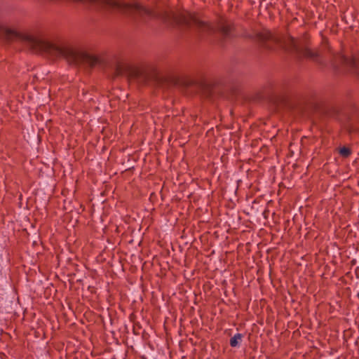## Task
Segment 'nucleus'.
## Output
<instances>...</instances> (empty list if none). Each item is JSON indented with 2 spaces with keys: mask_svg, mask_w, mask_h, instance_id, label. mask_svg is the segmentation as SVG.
<instances>
[{
  "mask_svg": "<svg viewBox=\"0 0 359 359\" xmlns=\"http://www.w3.org/2000/svg\"><path fill=\"white\" fill-rule=\"evenodd\" d=\"M258 40L268 49H273V45L278 44L287 51L294 53L297 57H305L316 60L318 53L300 44L293 37H281L266 31L257 35Z\"/></svg>",
  "mask_w": 359,
  "mask_h": 359,
  "instance_id": "f257e3e1",
  "label": "nucleus"
},
{
  "mask_svg": "<svg viewBox=\"0 0 359 359\" xmlns=\"http://www.w3.org/2000/svg\"><path fill=\"white\" fill-rule=\"evenodd\" d=\"M338 60L340 63L353 69L359 76V58L355 56L348 57L344 55H339Z\"/></svg>",
  "mask_w": 359,
  "mask_h": 359,
  "instance_id": "f03ea898",
  "label": "nucleus"
},
{
  "mask_svg": "<svg viewBox=\"0 0 359 359\" xmlns=\"http://www.w3.org/2000/svg\"><path fill=\"white\" fill-rule=\"evenodd\" d=\"M243 337V335L240 333L236 334L233 337H232L230 339V345L232 347L237 346L240 341H241V339Z\"/></svg>",
  "mask_w": 359,
  "mask_h": 359,
  "instance_id": "7ed1b4c3",
  "label": "nucleus"
},
{
  "mask_svg": "<svg viewBox=\"0 0 359 359\" xmlns=\"http://www.w3.org/2000/svg\"><path fill=\"white\" fill-rule=\"evenodd\" d=\"M339 154L344 157H347L350 155L351 151L350 149L347 147H341L339 149Z\"/></svg>",
  "mask_w": 359,
  "mask_h": 359,
  "instance_id": "20e7f679",
  "label": "nucleus"
}]
</instances>
